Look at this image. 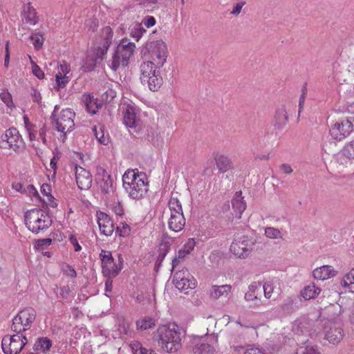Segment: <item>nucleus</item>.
I'll return each instance as SVG.
<instances>
[{
  "instance_id": "f257e3e1",
  "label": "nucleus",
  "mask_w": 354,
  "mask_h": 354,
  "mask_svg": "<svg viewBox=\"0 0 354 354\" xmlns=\"http://www.w3.org/2000/svg\"><path fill=\"white\" fill-rule=\"evenodd\" d=\"M146 59L140 66V79L150 91H157L162 84L160 69L166 62L167 47L162 40H156L146 44L144 51Z\"/></svg>"
},
{
  "instance_id": "f03ea898",
  "label": "nucleus",
  "mask_w": 354,
  "mask_h": 354,
  "mask_svg": "<svg viewBox=\"0 0 354 354\" xmlns=\"http://www.w3.org/2000/svg\"><path fill=\"white\" fill-rule=\"evenodd\" d=\"M154 339L167 352L177 351L181 347L180 327L175 323L162 325L154 335Z\"/></svg>"
},
{
  "instance_id": "7ed1b4c3",
  "label": "nucleus",
  "mask_w": 354,
  "mask_h": 354,
  "mask_svg": "<svg viewBox=\"0 0 354 354\" xmlns=\"http://www.w3.org/2000/svg\"><path fill=\"white\" fill-rule=\"evenodd\" d=\"M123 187L132 199H140L145 196L148 191L146 176L136 169H128L122 176Z\"/></svg>"
},
{
  "instance_id": "20e7f679",
  "label": "nucleus",
  "mask_w": 354,
  "mask_h": 354,
  "mask_svg": "<svg viewBox=\"0 0 354 354\" xmlns=\"http://www.w3.org/2000/svg\"><path fill=\"white\" fill-rule=\"evenodd\" d=\"M59 106L56 105L52 113V123L55 129L60 133L59 140L64 142L66 136L73 131L75 127V112L69 108L59 111Z\"/></svg>"
},
{
  "instance_id": "39448f33",
  "label": "nucleus",
  "mask_w": 354,
  "mask_h": 354,
  "mask_svg": "<svg viewBox=\"0 0 354 354\" xmlns=\"http://www.w3.org/2000/svg\"><path fill=\"white\" fill-rule=\"evenodd\" d=\"M309 325L306 322L301 320H297L292 324V339L298 345H300V354H319L316 346H313L308 344L306 346L302 345L306 344L308 342V337L312 335L309 329Z\"/></svg>"
},
{
  "instance_id": "423d86ee",
  "label": "nucleus",
  "mask_w": 354,
  "mask_h": 354,
  "mask_svg": "<svg viewBox=\"0 0 354 354\" xmlns=\"http://www.w3.org/2000/svg\"><path fill=\"white\" fill-rule=\"evenodd\" d=\"M25 224L30 231L38 234L48 229L52 220L45 211L35 208L26 212Z\"/></svg>"
},
{
  "instance_id": "0eeeda50",
  "label": "nucleus",
  "mask_w": 354,
  "mask_h": 354,
  "mask_svg": "<svg viewBox=\"0 0 354 354\" xmlns=\"http://www.w3.org/2000/svg\"><path fill=\"white\" fill-rule=\"evenodd\" d=\"M168 208L170 212L168 220L169 228L175 232L181 231L185 227V218L181 203L178 198L171 197L168 202Z\"/></svg>"
},
{
  "instance_id": "6e6552de",
  "label": "nucleus",
  "mask_w": 354,
  "mask_h": 354,
  "mask_svg": "<svg viewBox=\"0 0 354 354\" xmlns=\"http://www.w3.org/2000/svg\"><path fill=\"white\" fill-rule=\"evenodd\" d=\"M136 45L133 42L122 41L118 46L115 53L112 57L110 67L112 70L116 71L120 67H125L128 65L130 57L133 55Z\"/></svg>"
},
{
  "instance_id": "1a4fd4ad",
  "label": "nucleus",
  "mask_w": 354,
  "mask_h": 354,
  "mask_svg": "<svg viewBox=\"0 0 354 354\" xmlns=\"http://www.w3.org/2000/svg\"><path fill=\"white\" fill-rule=\"evenodd\" d=\"M100 257L102 261V272L105 277H115L122 269L123 259L121 254H118V259H115L110 252L102 250Z\"/></svg>"
},
{
  "instance_id": "9d476101",
  "label": "nucleus",
  "mask_w": 354,
  "mask_h": 354,
  "mask_svg": "<svg viewBox=\"0 0 354 354\" xmlns=\"http://www.w3.org/2000/svg\"><path fill=\"white\" fill-rule=\"evenodd\" d=\"M23 119L26 133L28 136L31 146L37 151L40 148V140L43 145H47L45 127L39 128L35 124L29 120L27 115H24Z\"/></svg>"
},
{
  "instance_id": "9b49d317",
  "label": "nucleus",
  "mask_w": 354,
  "mask_h": 354,
  "mask_svg": "<svg viewBox=\"0 0 354 354\" xmlns=\"http://www.w3.org/2000/svg\"><path fill=\"white\" fill-rule=\"evenodd\" d=\"M354 131V118L348 117L337 121L330 128V134L333 139L342 140Z\"/></svg>"
},
{
  "instance_id": "f8f14e48",
  "label": "nucleus",
  "mask_w": 354,
  "mask_h": 354,
  "mask_svg": "<svg viewBox=\"0 0 354 354\" xmlns=\"http://www.w3.org/2000/svg\"><path fill=\"white\" fill-rule=\"evenodd\" d=\"M28 339L23 333L6 336L3 338L1 347L6 354H18L27 344Z\"/></svg>"
},
{
  "instance_id": "ddd939ff",
  "label": "nucleus",
  "mask_w": 354,
  "mask_h": 354,
  "mask_svg": "<svg viewBox=\"0 0 354 354\" xmlns=\"http://www.w3.org/2000/svg\"><path fill=\"white\" fill-rule=\"evenodd\" d=\"M173 283L176 288L185 292L193 290L197 286L196 279L187 269L176 272L173 277Z\"/></svg>"
},
{
  "instance_id": "4468645a",
  "label": "nucleus",
  "mask_w": 354,
  "mask_h": 354,
  "mask_svg": "<svg viewBox=\"0 0 354 354\" xmlns=\"http://www.w3.org/2000/svg\"><path fill=\"white\" fill-rule=\"evenodd\" d=\"M254 246V243L248 237H240L235 239L230 245V252L236 257L241 259L248 258Z\"/></svg>"
},
{
  "instance_id": "2eb2a0df",
  "label": "nucleus",
  "mask_w": 354,
  "mask_h": 354,
  "mask_svg": "<svg viewBox=\"0 0 354 354\" xmlns=\"http://www.w3.org/2000/svg\"><path fill=\"white\" fill-rule=\"evenodd\" d=\"M124 124L129 128H135L140 123V110L131 104H123L122 106Z\"/></svg>"
},
{
  "instance_id": "dca6fc26",
  "label": "nucleus",
  "mask_w": 354,
  "mask_h": 354,
  "mask_svg": "<svg viewBox=\"0 0 354 354\" xmlns=\"http://www.w3.org/2000/svg\"><path fill=\"white\" fill-rule=\"evenodd\" d=\"M2 140L6 141L9 148L16 152L21 151L26 147V143L22 136L15 128H10L6 130Z\"/></svg>"
},
{
  "instance_id": "f3484780",
  "label": "nucleus",
  "mask_w": 354,
  "mask_h": 354,
  "mask_svg": "<svg viewBox=\"0 0 354 354\" xmlns=\"http://www.w3.org/2000/svg\"><path fill=\"white\" fill-rule=\"evenodd\" d=\"M325 337L330 343L337 344L343 338V330L340 323L328 321L324 324Z\"/></svg>"
},
{
  "instance_id": "a211bd4d",
  "label": "nucleus",
  "mask_w": 354,
  "mask_h": 354,
  "mask_svg": "<svg viewBox=\"0 0 354 354\" xmlns=\"http://www.w3.org/2000/svg\"><path fill=\"white\" fill-rule=\"evenodd\" d=\"M95 216L101 234L111 236L114 231V225L110 216L101 211H97Z\"/></svg>"
},
{
  "instance_id": "6ab92c4d",
  "label": "nucleus",
  "mask_w": 354,
  "mask_h": 354,
  "mask_svg": "<svg viewBox=\"0 0 354 354\" xmlns=\"http://www.w3.org/2000/svg\"><path fill=\"white\" fill-rule=\"evenodd\" d=\"M74 171L78 187L80 189H88L92 185V176L90 172L84 168L77 165L75 167Z\"/></svg>"
},
{
  "instance_id": "aec40b11",
  "label": "nucleus",
  "mask_w": 354,
  "mask_h": 354,
  "mask_svg": "<svg viewBox=\"0 0 354 354\" xmlns=\"http://www.w3.org/2000/svg\"><path fill=\"white\" fill-rule=\"evenodd\" d=\"M207 342H202L196 345L193 348L194 354H214L216 351L215 344L218 339L214 335L207 336L205 339Z\"/></svg>"
},
{
  "instance_id": "412c9836",
  "label": "nucleus",
  "mask_w": 354,
  "mask_h": 354,
  "mask_svg": "<svg viewBox=\"0 0 354 354\" xmlns=\"http://www.w3.org/2000/svg\"><path fill=\"white\" fill-rule=\"evenodd\" d=\"M337 271L333 266L324 265L315 268L312 272L313 277L317 281H325L336 277Z\"/></svg>"
},
{
  "instance_id": "4be33fe9",
  "label": "nucleus",
  "mask_w": 354,
  "mask_h": 354,
  "mask_svg": "<svg viewBox=\"0 0 354 354\" xmlns=\"http://www.w3.org/2000/svg\"><path fill=\"white\" fill-rule=\"evenodd\" d=\"M100 53V49H91L88 51L82 66L84 71H91L95 68L98 60L102 59L99 55Z\"/></svg>"
},
{
  "instance_id": "5701e85b",
  "label": "nucleus",
  "mask_w": 354,
  "mask_h": 354,
  "mask_svg": "<svg viewBox=\"0 0 354 354\" xmlns=\"http://www.w3.org/2000/svg\"><path fill=\"white\" fill-rule=\"evenodd\" d=\"M232 288V286L228 284L221 286L212 285L208 291V295L212 299H219L223 297H227L231 292Z\"/></svg>"
},
{
  "instance_id": "b1692460",
  "label": "nucleus",
  "mask_w": 354,
  "mask_h": 354,
  "mask_svg": "<svg viewBox=\"0 0 354 354\" xmlns=\"http://www.w3.org/2000/svg\"><path fill=\"white\" fill-rule=\"evenodd\" d=\"M195 245L196 243L192 239H189L186 241L183 248L178 250L177 255L172 261L173 270L186 256L190 254L194 250Z\"/></svg>"
},
{
  "instance_id": "393cba45",
  "label": "nucleus",
  "mask_w": 354,
  "mask_h": 354,
  "mask_svg": "<svg viewBox=\"0 0 354 354\" xmlns=\"http://www.w3.org/2000/svg\"><path fill=\"white\" fill-rule=\"evenodd\" d=\"M214 160L219 171L225 173L233 168V162L230 156L221 153L214 155Z\"/></svg>"
},
{
  "instance_id": "a878e982",
  "label": "nucleus",
  "mask_w": 354,
  "mask_h": 354,
  "mask_svg": "<svg viewBox=\"0 0 354 354\" xmlns=\"http://www.w3.org/2000/svg\"><path fill=\"white\" fill-rule=\"evenodd\" d=\"M232 206L234 212L235 216L240 218L241 214L246 208V203L243 200L242 192L241 191L236 192L232 201Z\"/></svg>"
},
{
  "instance_id": "bb28decb",
  "label": "nucleus",
  "mask_w": 354,
  "mask_h": 354,
  "mask_svg": "<svg viewBox=\"0 0 354 354\" xmlns=\"http://www.w3.org/2000/svg\"><path fill=\"white\" fill-rule=\"evenodd\" d=\"M82 100L85 104L87 111L91 115L95 114L102 105L100 100L90 94H84Z\"/></svg>"
},
{
  "instance_id": "cd10ccee",
  "label": "nucleus",
  "mask_w": 354,
  "mask_h": 354,
  "mask_svg": "<svg viewBox=\"0 0 354 354\" xmlns=\"http://www.w3.org/2000/svg\"><path fill=\"white\" fill-rule=\"evenodd\" d=\"M262 292V284L260 282H252L245 292V298L247 301H254L261 296Z\"/></svg>"
},
{
  "instance_id": "c85d7f7f",
  "label": "nucleus",
  "mask_w": 354,
  "mask_h": 354,
  "mask_svg": "<svg viewBox=\"0 0 354 354\" xmlns=\"http://www.w3.org/2000/svg\"><path fill=\"white\" fill-rule=\"evenodd\" d=\"M343 158H346L348 160L354 159V140L347 143L341 153L337 155V160L341 164L346 163L347 161H344Z\"/></svg>"
},
{
  "instance_id": "c756f323",
  "label": "nucleus",
  "mask_w": 354,
  "mask_h": 354,
  "mask_svg": "<svg viewBox=\"0 0 354 354\" xmlns=\"http://www.w3.org/2000/svg\"><path fill=\"white\" fill-rule=\"evenodd\" d=\"M321 292V289L312 283L304 287L301 292V295L305 299H311L316 297Z\"/></svg>"
},
{
  "instance_id": "7c9ffc66",
  "label": "nucleus",
  "mask_w": 354,
  "mask_h": 354,
  "mask_svg": "<svg viewBox=\"0 0 354 354\" xmlns=\"http://www.w3.org/2000/svg\"><path fill=\"white\" fill-rule=\"evenodd\" d=\"M341 285L346 290L354 293V269H351L343 277Z\"/></svg>"
},
{
  "instance_id": "2f4dec72",
  "label": "nucleus",
  "mask_w": 354,
  "mask_h": 354,
  "mask_svg": "<svg viewBox=\"0 0 354 354\" xmlns=\"http://www.w3.org/2000/svg\"><path fill=\"white\" fill-rule=\"evenodd\" d=\"M52 346V341L48 337H40L34 344L33 349L35 351H41L44 353L50 351Z\"/></svg>"
},
{
  "instance_id": "473e14b6",
  "label": "nucleus",
  "mask_w": 354,
  "mask_h": 354,
  "mask_svg": "<svg viewBox=\"0 0 354 354\" xmlns=\"http://www.w3.org/2000/svg\"><path fill=\"white\" fill-rule=\"evenodd\" d=\"M275 125L279 128L282 127L288 121L287 111L284 106H279L274 115Z\"/></svg>"
},
{
  "instance_id": "72a5a7b5",
  "label": "nucleus",
  "mask_w": 354,
  "mask_h": 354,
  "mask_svg": "<svg viewBox=\"0 0 354 354\" xmlns=\"http://www.w3.org/2000/svg\"><path fill=\"white\" fill-rule=\"evenodd\" d=\"M53 290L58 299H67L72 293L73 287L69 284L63 285L60 287L55 285Z\"/></svg>"
},
{
  "instance_id": "f704fd0d",
  "label": "nucleus",
  "mask_w": 354,
  "mask_h": 354,
  "mask_svg": "<svg viewBox=\"0 0 354 354\" xmlns=\"http://www.w3.org/2000/svg\"><path fill=\"white\" fill-rule=\"evenodd\" d=\"M145 32H146V30L142 24L133 23L129 27L130 36L137 41L140 40Z\"/></svg>"
},
{
  "instance_id": "c9c22d12",
  "label": "nucleus",
  "mask_w": 354,
  "mask_h": 354,
  "mask_svg": "<svg viewBox=\"0 0 354 354\" xmlns=\"http://www.w3.org/2000/svg\"><path fill=\"white\" fill-rule=\"evenodd\" d=\"M16 317H21L20 319L21 323L28 328L35 319L36 315L35 311H19Z\"/></svg>"
},
{
  "instance_id": "e433bc0d",
  "label": "nucleus",
  "mask_w": 354,
  "mask_h": 354,
  "mask_svg": "<svg viewBox=\"0 0 354 354\" xmlns=\"http://www.w3.org/2000/svg\"><path fill=\"white\" fill-rule=\"evenodd\" d=\"M156 325V319L151 317H143L136 321L137 328L141 330L151 328Z\"/></svg>"
},
{
  "instance_id": "4c0bfd02",
  "label": "nucleus",
  "mask_w": 354,
  "mask_h": 354,
  "mask_svg": "<svg viewBox=\"0 0 354 354\" xmlns=\"http://www.w3.org/2000/svg\"><path fill=\"white\" fill-rule=\"evenodd\" d=\"M97 183L104 194H110L113 192V182L110 176L106 178H101Z\"/></svg>"
},
{
  "instance_id": "58836bf2",
  "label": "nucleus",
  "mask_w": 354,
  "mask_h": 354,
  "mask_svg": "<svg viewBox=\"0 0 354 354\" xmlns=\"http://www.w3.org/2000/svg\"><path fill=\"white\" fill-rule=\"evenodd\" d=\"M23 16L26 21L29 24L35 25L37 23L36 12L30 6H28L26 10H24Z\"/></svg>"
},
{
  "instance_id": "ea45409f",
  "label": "nucleus",
  "mask_w": 354,
  "mask_h": 354,
  "mask_svg": "<svg viewBox=\"0 0 354 354\" xmlns=\"http://www.w3.org/2000/svg\"><path fill=\"white\" fill-rule=\"evenodd\" d=\"M12 187L15 191L20 193H28L29 194L37 195V192L33 185H29L25 187L22 184L16 183H13Z\"/></svg>"
},
{
  "instance_id": "a19ab883",
  "label": "nucleus",
  "mask_w": 354,
  "mask_h": 354,
  "mask_svg": "<svg viewBox=\"0 0 354 354\" xmlns=\"http://www.w3.org/2000/svg\"><path fill=\"white\" fill-rule=\"evenodd\" d=\"M265 236L271 239H283L282 232L277 228L273 227H267L264 230Z\"/></svg>"
},
{
  "instance_id": "79ce46f5",
  "label": "nucleus",
  "mask_w": 354,
  "mask_h": 354,
  "mask_svg": "<svg viewBox=\"0 0 354 354\" xmlns=\"http://www.w3.org/2000/svg\"><path fill=\"white\" fill-rule=\"evenodd\" d=\"M109 207L116 215L122 216L124 214V209L122 202L118 196H115L113 201L109 204Z\"/></svg>"
},
{
  "instance_id": "37998d69",
  "label": "nucleus",
  "mask_w": 354,
  "mask_h": 354,
  "mask_svg": "<svg viewBox=\"0 0 354 354\" xmlns=\"http://www.w3.org/2000/svg\"><path fill=\"white\" fill-rule=\"evenodd\" d=\"M95 136L98 142L104 145H107L109 142L108 135L105 136L102 127H95L93 128Z\"/></svg>"
},
{
  "instance_id": "c03bdc74",
  "label": "nucleus",
  "mask_w": 354,
  "mask_h": 354,
  "mask_svg": "<svg viewBox=\"0 0 354 354\" xmlns=\"http://www.w3.org/2000/svg\"><path fill=\"white\" fill-rule=\"evenodd\" d=\"M20 319H21V317H17L16 316L12 319L11 329L12 331L15 332L16 334L22 333V332L26 330L28 328L26 326H24Z\"/></svg>"
},
{
  "instance_id": "a18cd8bd",
  "label": "nucleus",
  "mask_w": 354,
  "mask_h": 354,
  "mask_svg": "<svg viewBox=\"0 0 354 354\" xmlns=\"http://www.w3.org/2000/svg\"><path fill=\"white\" fill-rule=\"evenodd\" d=\"M132 350L134 354H157L154 351L142 346L139 342L132 344Z\"/></svg>"
},
{
  "instance_id": "49530a36",
  "label": "nucleus",
  "mask_w": 354,
  "mask_h": 354,
  "mask_svg": "<svg viewBox=\"0 0 354 354\" xmlns=\"http://www.w3.org/2000/svg\"><path fill=\"white\" fill-rule=\"evenodd\" d=\"M274 286L272 281H266L263 286H262V289L263 290L264 295L266 298L269 299L272 297V295H278V292L274 291Z\"/></svg>"
},
{
  "instance_id": "de8ad7c7",
  "label": "nucleus",
  "mask_w": 354,
  "mask_h": 354,
  "mask_svg": "<svg viewBox=\"0 0 354 354\" xmlns=\"http://www.w3.org/2000/svg\"><path fill=\"white\" fill-rule=\"evenodd\" d=\"M30 39H31L32 44L35 46V48L37 50L39 49L42 46L44 41L43 35L39 32L33 33L30 37Z\"/></svg>"
},
{
  "instance_id": "09e8293b",
  "label": "nucleus",
  "mask_w": 354,
  "mask_h": 354,
  "mask_svg": "<svg viewBox=\"0 0 354 354\" xmlns=\"http://www.w3.org/2000/svg\"><path fill=\"white\" fill-rule=\"evenodd\" d=\"M0 98L8 108L12 109L15 106L12 102V96L8 91H3L0 93Z\"/></svg>"
},
{
  "instance_id": "8fccbe9b",
  "label": "nucleus",
  "mask_w": 354,
  "mask_h": 354,
  "mask_svg": "<svg viewBox=\"0 0 354 354\" xmlns=\"http://www.w3.org/2000/svg\"><path fill=\"white\" fill-rule=\"evenodd\" d=\"M50 188L48 185H43L41 186V192L47 197L49 205L54 207L57 205L52 196L50 194Z\"/></svg>"
},
{
  "instance_id": "3c124183",
  "label": "nucleus",
  "mask_w": 354,
  "mask_h": 354,
  "mask_svg": "<svg viewBox=\"0 0 354 354\" xmlns=\"http://www.w3.org/2000/svg\"><path fill=\"white\" fill-rule=\"evenodd\" d=\"M55 81L57 89H60L66 86V84L69 82V77L56 75Z\"/></svg>"
},
{
  "instance_id": "603ef678",
  "label": "nucleus",
  "mask_w": 354,
  "mask_h": 354,
  "mask_svg": "<svg viewBox=\"0 0 354 354\" xmlns=\"http://www.w3.org/2000/svg\"><path fill=\"white\" fill-rule=\"evenodd\" d=\"M337 304L341 309H346L351 305L352 299H348L345 296H340Z\"/></svg>"
},
{
  "instance_id": "864d4df0",
  "label": "nucleus",
  "mask_w": 354,
  "mask_h": 354,
  "mask_svg": "<svg viewBox=\"0 0 354 354\" xmlns=\"http://www.w3.org/2000/svg\"><path fill=\"white\" fill-rule=\"evenodd\" d=\"M62 272L65 275L71 278H75L77 276L75 270L68 264L63 266Z\"/></svg>"
},
{
  "instance_id": "5fc2aeb1",
  "label": "nucleus",
  "mask_w": 354,
  "mask_h": 354,
  "mask_svg": "<svg viewBox=\"0 0 354 354\" xmlns=\"http://www.w3.org/2000/svg\"><path fill=\"white\" fill-rule=\"evenodd\" d=\"M117 232L121 236H126L130 232V227L124 223H121L116 228Z\"/></svg>"
},
{
  "instance_id": "6e6d98bb",
  "label": "nucleus",
  "mask_w": 354,
  "mask_h": 354,
  "mask_svg": "<svg viewBox=\"0 0 354 354\" xmlns=\"http://www.w3.org/2000/svg\"><path fill=\"white\" fill-rule=\"evenodd\" d=\"M70 72V68L65 62L60 63L57 67V73L56 75H60V76H67V74Z\"/></svg>"
},
{
  "instance_id": "4d7b16f0",
  "label": "nucleus",
  "mask_w": 354,
  "mask_h": 354,
  "mask_svg": "<svg viewBox=\"0 0 354 354\" xmlns=\"http://www.w3.org/2000/svg\"><path fill=\"white\" fill-rule=\"evenodd\" d=\"M116 95V92L111 89L109 88L106 90L102 95V100L105 102H110Z\"/></svg>"
},
{
  "instance_id": "13d9d810",
  "label": "nucleus",
  "mask_w": 354,
  "mask_h": 354,
  "mask_svg": "<svg viewBox=\"0 0 354 354\" xmlns=\"http://www.w3.org/2000/svg\"><path fill=\"white\" fill-rule=\"evenodd\" d=\"M68 241L73 245L75 252H80L82 250L81 245L78 243V240L75 234L71 233L68 236Z\"/></svg>"
},
{
  "instance_id": "bf43d9fd",
  "label": "nucleus",
  "mask_w": 354,
  "mask_h": 354,
  "mask_svg": "<svg viewBox=\"0 0 354 354\" xmlns=\"http://www.w3.org/2000/svg\"><path fill=\"white\" fill-rule=\"evenodd\" d=\"M110 175L107 173V171L101 167H97L96 168V174H95V180L96 182H99L101 178H106Z\"/></svg>"
},
{
  "instance_id": "052dcab7",
  "label": "nucleus",
  "mask_w": 354,
  "mask_h": 354,
  "mask_svg": "<svg viewBox=\"0 0 354 354\" xmlns=\"http://www.w3.org/2000/svg\"><path fill=\"white\" fill-rule=\"evenodd\" d=\"M32 73L39 80H41L44 77V73L41 71V69L35 64H33L32 66Z\"/></svg>"
},
{
  "instance_id": "680f3d73",
  "label": "nucleus",
  "mask_w": 354,
  "mask_h": 354,
  "mask_svg": "<svg viewBox=\"0 0 354 354\" xmlns=\"http://www.w3.org/2000/svg\"><path fill=\"white\" fill-rule=\"evenodd\" d=\"M141 24L147 28H151L156 24V19L152 16H147L142 20Z\"/></svg>"
},
{
  "instance_id": "e2e57ef3",
  "label": "nucleus",
  "mask_w": 354,
  "mask_h": 354,
  "mask_svg": "<svg viewBox=\"0 0 354 354\" xmlns=\"http://www.w3.org/2000/svg\"><path fill=\"white\" fill-rule=\"evenodd\" d=\"M230 348L233 349L234 352L236 353H240L241 351L243 349V346L242 345L236 344L235 341L230 340Z\"/></svg>"
},
{
  "instance_id": "0e129e2a",
  "label": "nucleus",
  "mask_w": 354,
  "mask_h": 354,
  "mask_svg": "<svg viewBox=\"0 0 354 354\" xmlns=\"http://www.w3.org/2000/svg\"><path fill=\"white\" fill-rule=\"evenodd\" d=\"M280 170L285 174H290L292 172V169L290 165L283 164L280 166Z\"/></svg>"
},
{
  "instance_id": "69168bd1",
  "label": "nucleus",
  "mask_w": 354,
  "mask_h": 354,
  "mask_svg": "<svg viewBox=\"0 0 354 354\" xmlns=\"http://www.w3.org/2000/svg\"><path fill=\"white\" fill-rule=\"evenodd\" d=\"M243 354H265L261 349L259 348H248Z\"/></svg>"
},
{
  "instance_id": "338daca9",
  "label": "nucleus",
  "mask_w": 354,
  "mask_h": 354,
  "mask_svg": "<svg viewBox=\"0 0 354 354\" xmlns=\"http://www.w3.org/2000/svg\"><path fill=\"white\" fill-rule=\"evenodd\" d=\"M244 3H237L234 8H233L232 13L234 15H238L240 13L241 8H243Z\"/></svg>"
},
{
  "instance_id": "774afa93",
  "label": "nucleus",
  "mask_w": 354,
  "mask_h": 354,
  "mask_svg": "<svg viewBox=\"0 0 354 354\" xmlns=\"http://www.w3.org/2000/svg\"><path fill=\"white\" fill-rule=\"evenodd\" d=\"M51 242L52 241L50 239H42L39 241L37 245L38 247L48 246L50 245Z\"/></svg>"
}]
</instances>
